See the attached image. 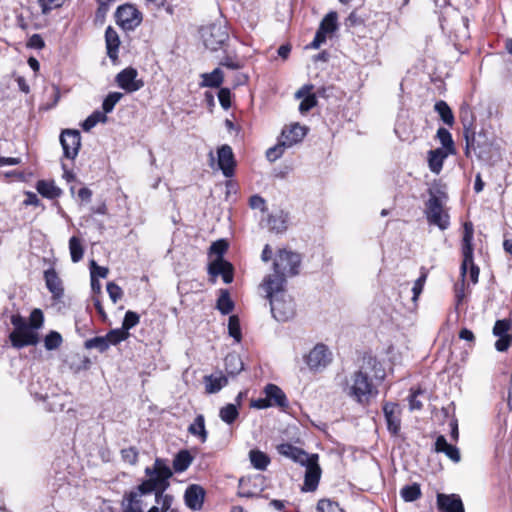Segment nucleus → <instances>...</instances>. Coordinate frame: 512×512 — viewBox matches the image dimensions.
<instances>
[{
    "label": "nucleus",
    "mask_w": 512,
    "mask_h": 512,
    "mask_svg": "<svg viewBox=\"0 0 512 512\" xmlns=\"http://www.w3.org/2000/svg\"><path fill=\"white\" fill-rule=\"evenodd\" d=\"M69 250L71 255V260L74 263L79 262L84 255V248L81 244V241L78 237L72 236L69 240Z\"/></svg>",
    "instance_id": "nucleus-47"
},
{
    "label": "nucleus",
    "mask_w": 512,
    "mask_h": 512,
    "mask_svg": "<svg viewBox=\"0 0 512 512\" xmlns=\"http://www.w3.org/2000/svg\"><path fill=\"white\" fill-rule=\"evenodd\" d=\"M38 193L47 199L59 198L63 191L53 181L39 180L36 185Z\"/></svg>",
    "instance_id": "nucleus-31"
},
{
    "label": "nucleus",
    "mask_w": 512,
    "mask_h": 512,
    "mask_svg": "<svg viewBox=\"0 0 512 512\" xmlns=\"http://www.w3.org/2000/svg\"><path fill=\"white\" fill-rule=\"evenodd\" d=\"M429 199L425 203V216L430 225L446 230L450 225V216L444 209L448 198L440 185H433L428 189Z\"/></svg>",
    "instance_id": "nucleus-3"
},
{
    "label": "nucleus",
    "mask_w": 512,
    "mask_h": 512,
    "mask_svg": "<svg viewBox=\"0 0 512 512\" xmlns=\"http://www.w3.org/2000/svg\"><path fill=\"white\" fill-rule=\"evenodd\" d=\"M424 391L421 389L420 386L416 390H411V394L408 397L409 402V409L411 411L413 410H421L423 405L420 400H418V397L423 395Z\"/></svg>",
    "instance_id": "nucleus-60"
},
{
    "label": "nucleus",
    "mask_w": 512,
    "mask_h": 512,
    "mask_svg": "<svg viewBox=\"0 0 512 512\" xmlns=\"http://www.w3.org/2000/svg\"><path fill=\"white\" fill-rule=\"evenodd\" d=\"M9 340L13 347L20 349L26 346L36 345L39 341V336L36 331L28 327L12 331L9 335Z\"/></svg>",
    "instance_id": "nucleus-21"
},
{
    "label": "nucleus",
    "mask_w": 512,
    "mask_h": 512,
    "mask_svg": "<svg viewBox=\"0 0 512 512\" xmlns=\"http://www.w3.org/2000/svg\"><path fill=\"white\" fill-rule=\"evenodd\" d=\"M218 167L226 178H231L235 174L236 160L232 148L224 144L217 150Z\"/></svg>",
    "instance_id": "nucleus-16"
},
{
    "label": "nucleus",
    "mask_w": 512,
    "mask_h": 512,
    "mask_svg": "<svg viewBox=\"0 0 512 512\" xmlns=\"http://www.w3.org/2000/svg\"><path fill=\"white\" fill-rule=\"evenodd\" d=\"M474 228L471 222H465L463 226V237L461 241V252L463 260L460 267V273L462 278H465L467 269L469 267V278L473 284L478 282L480 269L474 263Z\"/></svg>",
    "instance_id": "nucleus-5"
},
{
    "label": "nucleus",
    "mask_w": 512,
    "mask_h": 512,
    "mask_svg": "<svg viewBox=\"0 0 512 512\" xmlns=\"http://www.w3.org/2000/svg\"><path fill=\"white\" fill-rule=\"evenodd\" d=\"M68 0H38L43 15H48L52 10L61 8Z\"/></svg>",
    "instance_id": "nucleus-54"
},
{
    "label": "nucleus",
    "mask_w": 512,
    "mask_h": 512,
    "mask_svg": "<svg viewBox=\"0 0 512 512\" xmlns=\"http://www.w3.org/2000/svg\"><path fill=\"white\" fill-rule=\"evenodd\" d=\"M44 280L47 289L52 293L54 298L59 299L63 296L64 289L62 281L54 268H49L44 271Z\"/></svg>",
    "instance_id": "nucleus-24"
},
{
    "label": "nucleus",
    "mask_w": 512,
    "mask_h": 512,
    "mask_svg": "<svg viewBox=\"0 0 512 512\" xmlns=\"http://www.w3.org/2000/svg\"><path fill=\"white\" fill-rule=\"evenodd\" d=\"M383 413L388 431L396 436L401 429V409L398 404L387 402L383 405Z\"/></svg>",
    "instance_id": "nucleus-19"
},
{
    "label": "nucleus",
    "mask_w": 512,
    "mask_h": 512,
    "mask_svg": "<svg viewBox=\"0 0 512 512\" xmlns=\"http://www.w3.org/2000/svg\"><path fill=\"white\" fill-rule=\"evenodd\" d=\"M434 450L437 453H444L455 463H458L461 459L459 449L456 446L449 444L443 435H439L436 438Z\"/></svg>",
    "instance_id": "nucleus-27"
},
{
    "label": "nucleus",
    "mask_w": 512,
    "mask_h": 512,
    "mask_svg": "<svg viewBox=\"0 0 512 512\" xmlns=\"http://www.w3.org/2000/svg\"><path fill=\"white\" fill-rule=\"evenodd\" d=\"M120 43L121 42L117 31L112 26H108L105 30V44L107 56L113 62L118 59Z\"/></svg>",
    "instance_id": "nucleus-26"
},
{
    "label": "nucleus",
    "mask_w": 512,
    "mask_h": 512,
    "mask_svg": "<svg viewBox=\"0 0 512 512\" xmlns=\"http://www.w3.org/2000/svg\"><path fill=\"white\" fill-rule=\"evenodd\" d=\"M459 119L463 126V134L475 129V115L468 104L461 105Z\"/></svg>",
    "instance_id": "nucleus-35"
},
{
    "label": "nucleus",
    "mask_w": 512,
    "mask_h": 512,
    "mask_svg": "<svg viewBox=\"0 0 512 512\" xmlns=\"http://www.w3.org/2000/svg\"><path fill=\"white\" fill-rule=\"evenodd\" d=\"M277 451L280 455L293 460L300 465L305 464L311 459L312 454H308L303 449L298 448L290 443H282L277 446Z\"/></svg>",
    "instance_id": "nucleus-23"
},
{
    "label": "nucleus",
    "mask_w": 512,
    "mask_h": 512,
    "mask_svg": "<svg viewBox=\"0 0 512 512\" xmlns=\"http://www.w3.org/2000/svg\"><path fill=\"white\" fill-rule=\"evenodd\" d=\"M144 473L146 478L138 484L141 491L154 494L155 501L170 495L165 492L170 487L173 471L166 459L156 458L152 466L145 468Z\"/></svg>",
    "instance_id": "nucleus-2"
},
{
    "label": "nucleus",
    "mask_w": 512,
    "mask_h": 512,
    "mask_svg": "<svg viewBox=\"0 0 512 512\" xmlns=\"http://www.w3.org/2000/svg\"><path fill=\"white\" fill-rule=\"evenodd\" d=\"M206 492L198 484L189 485L184 492V503L192 511H200L203 508Z\"/></svg>",
    "instance_id": "nucleus-18"
},
{
    "label": "nucleus",
    "mask_w": 512,
    "mask_h": 512,
    "mask_svg": "<svg viewBox=\"0 0 512 512\" xmlns=\"http://www.w3.org/2000/svg\"><path fill=\"white\" fill-rule=\"evenodd\" d=\"M60 143L63 149V156L74 160L81 147V134L77 129H64L60 134Z\"/></svg>",
    "instance_id": "nucleus-12"
},
{
    "label": "nucleus",
    "mask_w": 512,
    "mask_h": 512,
    "mask_svg": "<svg viewBox=\"0 0 512 512\" xmlns=\"http://www.w3.org/2000/svg\"><path fill=\"white\" fill-rule=\"evenodd\" d=\"M208 274L212 278L221 276L225 284H230L234 279V267L225 259H214L208 265ZM212 282H215V279H212Z\"/></svg>",
    "instance_id": "nucleus-15"
},
{
    "label": "nucleus",
    "mask_w": 512,
    "mask_h": 512,
    "mask_svg": "<svg viewBox=\"0 0 512 512\" xmlns=\"http://www.w3.org/2000/svg\"><path fill=\"white\" fill-rule=\"evenodd\" d=\"M465 139L464 154L467 158L472 156V153L479 160H487L491 152V142L487 134L481 130L476 132L475 129L463 134Z\"/></svg>",
    "instance_id": "nucleus-8"
},
{
    "label": "nucleus",
    "mask_w": 512,
    "mask_h": 512,
    "mask_svg": "<svg viewBox=\"0 0 512 512\" xmlns=\"http://www.w3.org/2000/svg\"><path fill=\"white\" fill-rule=\"evenodd\" d=\"M427 276H428V271L424 267H422L420 270V276L414 282V285L412 287L413 301H416L418 299V297L420 296V294L422 293Z\"/></svg>",
    "instance_id": "nucleus-55"
},
{
    "label": "nucleus",
    "mask_w": 512,
    "mask_h": 512,
    "mask_svg": "<svg viewBox=\"0 0 512 512\" xmlns=\"http://www.w3.org/2000/svg\"><path fill=\"white\" fill-rule=\"evenodd\" d=\"M511 322L508 319L497 320L493 327V334L495 336H510L508 331L510 330Z\"/></svg>",
    "instance_id": "nucleus-61"
},
{
    "label": "nucleus",
    "mask_w": 512,
    "mask_h": 512,
    "mask_svg": "<svg viewBox=\"0 0 512 512\" xmlns=\"http://www.w3.org/2000/svg\"><path fill=\"white\" fill-rule=\"evenodd\" d=\"M265 487V477L256 475L253 477H242L239 480L238 496L243 498L259 497Z\"/></svg>",
    "instance_id": "nucleus-13"
},
{
    "label": "nucleus",
    "mask_w": 512,
    "mask_h": 512,
    "mask_svg": "<svg viewBox=\"0 0 512 512\" xmlns=\"http://www.w3.org/2000/svg\"><path fill=\"white\" fill-rule=\"evenodd\" d=\"M139 322H140L139 314L134 311L128 310L125 313V316H124V319L122 322V328L126 332H129V330L134 328L135 326H137L139 324Z\"/></svg>",
    "instance_id": "nucleus-57"
},
{
    "label": "nucleus",
    "mask_w": 512,
    "mask_h": 512,
    "mask_svg": "<svg viewBox=\"0 0 512 512\" xmlns=\"http://www.w3.org/2000/svg\"><path fill=\"white\" fill-rule=\"evenodd\" d=\"M148 495L146 492L141 491L137 485L134 489L125 492L121 501V506L125 512H143L142 497Z\"/></svg>",
    "instance_id": "nucleus-22"
},
{
    "label": "nucleus",
    "mask_w": 512,
    "mask_h": 512,
    "mask_svg": "<svg viewBox=\"0 0 512 512\" xmlns=\"http://www.w3.org/2000/svg\"><path fill=\"white\" fill-rule=\"evenodd\" d=\"M451 155L447 151L436 148L428 151V166L431 172L439 174L443 168L444 160Z\"/></svg>",
    "instance_id": "nucleus-29"
},
{
    "label": "nucleus",
    "mask_w": 512,
    "mask_h": 512,
    "mask_svg": "<svg viewBox=\"0 0 512 512\" xmlns=\"http://www.w3.org/2000/svg\"><path fill=\"white\" fill-rule=\"evenodd\" d=\"M246 64L245 58L239 57L236 53H227L225 52L224 56L221 58L219 65L226 67L231 70H240L244 68Z\"/></svg>",
    "instance_id": "nucleus-40"
},
{
    "label": "nucleus",
    "mask_w": 512,
    "mask_h": 512,
    "mask_svg": "<svg viewBox=\"0 0 512 512\" xmlns=\"http://www.w3.org/2000/svg\"><path fill=\"white\" fill-rule=\"evenodd\" d=\"M63 342V338L61 334L57 331H50L44 338V346L46 350H56L58 349Z\"/></svg>",
    "instance_id": "nucleus-51"
},
{
    "label": "nucleus",
    "mask_w": 512,
    "mask_h": 512,
    "mask_svg": "<svg viewBox=\"0 0 512 512\" xmlns=\"http://www.w3.org/2000/svg\"><path fill=\"white\" fill-rule=\"evenodd\" d=\"M188 432L197 437L201 443H205L208 438V432L205 427V418L202 414H198L188 427Z\"/></svg>",
    "instance_id": "nucleus-33"
},
{
    "label": "nucleus",
    "mask_w": 512,
    "mask_h": 512,
    "mask_svg": "<svg viewBox=\"0 0 512 512\" xmlns=\"http://www.w3.org/2000/svg\"><path fill=\"white\" fill-rule=\"evenodd\" d=\"M317 105V98L315 94H308L302 99L299 104V111L301 114L308 113Z\"/></svg>",
    "instance_id": "nucleus-62"
},
{
    "label": "nucleus",
    "mask_w": 512,
    "mask_h": 512,
    "mask_svg": "<svg viewBox=\"0 0 512 512\" xmlns=\"http://www.w3.org/2000/svg\"><path fill=\"white\" fill-rule=\"evenodd\" d=\"M287 280L276 276V278H264L262 287L270 302L272 316L278 322H287L296 314L294 299L287 293Z\"/></svg>",
    "instance_id": "nucleus-1"
},
{
    "label": "nucleus",
    "mask_w": 512,
    "mask_h": 512,
    "mask_svg": "<svg viewBox=\"0 0 512 512\" xmlns=\"http://www.w3.org/2000/svg\"><path fill=\"white\" fill-rule=\"evenodd\" d=\"M301 262L302 257L299 253L280 249L273 262L274 273L265 278H276V276H279L286 279V276H296L299 274Z\"/></svg>",
    "instance_id": "nucleus-7"
},
{
    "label": "nucleus",
    "mask_w": 512,
    "mask_h": 512,
    "mask_svg": "<svg viewBox=\"0 0 512 512\" xmlns=\"http://www.w3.org/2000/svg\"><path fill=\"white\" fill-rule=\"evenodd\" d=\"M43 322V312L40 309H34L30 314L28 327L36 331L43 325Z\"/></svg>",
    "instance_id": "nucleus-58"
},
{
    "label": "nucleus",
    "mask_w": 512,
    "mask_h": 512,
    "mask_svg": "<svg viewBox=\"0 0 512 512\" xmlns=\"http://www.w3.org/2000/svg\"><path fill=\"white\" fill-rule=\"evenodd\" d=\"M239 416L238 408L235 404H227L219 411L220 419L226 424H233Z\"/></svg>",
    "instance_id": "nucleus-45"
},
{
    "label": "nucleus",
    "mask_w": 512,
    "mask_h": 512,
    "mask_svg": "<svg viewBox=\"0 0 512 512\" xmlns=\"http://www.w3.org/2000/svg\"><path fill=\"white\" fill-rule=\"evenodd\" d=\"M84 348L88 349V350L96 349L100 353H103L106 350H108L109 343H107V340H106L105 336H96V337L87 339L84 342Z\"/></svg>",
    "instance_id": "nucleus-48"
},
{
    "label": "nucleus",
    "mask_w": 512,
    "mask_h": 512,
    "mask_svg": "<svg viewBox=\"0 0 512 512\" xmlns=\"http://www.w3.org/2000/svg\"><path fill=\"white\" fill-rule=\"evenodd\" d=\"M228 247V242L225 239H219L211 244L209 254L216 255V259H224L223 256L227 252Z\"/></svg>",
    "instance_id": "nucleus-56"
},
{
    "label": "nucleus",
    "mask_w": 512,
    "mask_h": 512,
    "mask_svg": "<svg viewBox=\"0 0 512 512\" xmlns=\"http://www.w3.org/2000/svg\"><path fill=\"white\" fill-rule=\"evenodd\" d=\"M436 138L440 141L442 147L440 149H443L447 151L448 153H451V155L456 154V147L454 140L452 138V134L450 131L444 127H439L436 133Z\"/></svg>",
    "instance_id": "nucleus-38"
},
{
    "label": "nucleus",
    "mask_w": 512,
    "mask_h": 512,
    "mask_svg": "<svg viewBox=\"0 0 512 512\" xmlns=\"http://www.w3.org/2000/svg\"><path fill=\"white\" fill-rule=\"evenodd\" d=\"M303 359L310 371L320 372L332 361V352L325 344L318 343Z\"/></svg>",
    "instance_id": "nucleus-11"
},
{
    "label": "nucleus",
    "mask_w": 512,
    "mask_h": 512,
    "mask_svg": "<svg viewBox=\"0 0 512 512\" xmlns=\"http://www.w3.org/2000/svg\"><path fill=\"white\" fill-rule=\"evenodd\" d=\"M249 458L252 466L257 470H266L270 464L269 456L260 450H251L249 452Z\"/></svg>",
    "instance_id": "nucleus-42"
},
{
    "label": "nucleus",
    "mask_w": 512,
    "mask_h": 512,
    "mask_svg": "<svg viewBox=\"0 0 512 512\" xmlns=\"http://www.w3.org/2000/svg\"><path fill=\"white\" fill-rule=\"evenodd\" d=\"M156 504L161 505V512H179L178 509L173 508L174 496L169 495L161 499H157Z\"/></svg>",
    "instance_id": "nucleus-64"
},
{
    "label": "nucleus",
    "mask_w": 512,
    "mask_h": 512,
    "mask_svg": "<svg viewBox=\"0 0 512 512\" xmlns=\"http://www.w3.org/2000/svg\"><path fill=\"white\" fill-rule=\"evenodd\" d=\"M289 214L280 210L277 213L270 214L267 220V226L270 231L277 234L283 233L288 228Z\"/></svg>",
    "instance_id": "nucleus-28"
},
{
    "label": "nucleus",
    "mask_w": 512,
    "mask_h": 512,
    "mask_svg": "<svg viewBox=\"0 0 512 512\" xmlns=\"http://www.w3.org/2000/svg\"><path fill=\"white\" fill-rule=\"evenodd\" d=\"M130 333L126 332L122 327L110 330L106 335L107 343L110 345H117L122 341L129 338Z\"/></svg>",
    "instance_id": "nucleus-49"
},
{
    "label": "nucleus",
    "mask_w": 512,
    "mask_h": 512,
    "mask_svg": "<svg viewBox=\"0 0 512 512\" xmlns=\"http://www.w3.org/2000/svg\"><path fill=\"white\" fill-rule=\"evenodd\" d=\"M115 21L124 31H134L142 23L143 15L135 5L125 3L116 9Z\"/></svg>",
    "instance_id": "nucleus-9"
},
{
    "label": "nucleus",
    "mask_w": 512,
    "mask_h": 512,
    "mask_svg": "<svg viewBox=\"0 0 512 512\" xmlns=\"http://www.w3.org/2000/svg\"><path fill=\"white\" fill-rule=\"evenodd\" d=\"M235 304L230 297L227 289L220 290V296L217 299L216 308L223 314L228 315L234 310Z\"/></svg>",
    "instance_id": "nucleus-41"
},
{
    "label": "nucleus",
    "mask_w": 512,
    "mask_h": 512,
    "mask_svg": "<svg viewBox=\"0 0 512 512\" xmlns=\"http://www.w3.org/2000/svg\"><path fill=\"white\" fill-rule=\"evenodd\" d=\"M318 512H343L337 502L321 499L317 504Z\"/></svg>",
    "instance_id": "nucleus-59"
},
{
    "label": "nucleus",
    "mask_w": 512,
    "mask_h": 512,
    "mask_svg": "<svg viewBox=\"0 0 512 512\" xmlns=\"http://www.w3.org/2000/svg\"><path fill=\"white\" fill-rule=\"evenodd\" d=\"M137 76L138 71L134 67H127L116 75L115 81L126 93H133L144 86V81Z\"/></svg>",
    "instance_id": "nucleus-14"
},
{
    "label": "nucleus",
    "mask_w": 512,
    "mask_h": 512,
    "mask_svg": "<svg viewBox=\"0 0 512 512\" xmlns=\"http://www.w3.org/2000/svg\"><path fill=\"white\" fill-rule=\"evenodd\" d=\"M376 386H349L347 394L353 397L357 402L365 404L369 402L370 397L377 394L374 389Z\"/></svg>",
    "instance_id": "nucleus-30"
},
{
    "label": "nucleus",
    "mask_w": 512,
    "mask_h": 512,
    "mask_svg": "<svg viewBox=\"0 0 512 512\" xmlns=\"http://www.w3.org/2000/svg\"><path fill=\"white\" fill-rule=\"evenodd\" d=\"M338 15L335 11H330L325 15V17L322 19L319 29H321L326 34H332L334 33L338 28Z\"/></svg>",
    "instance_id": "nucleus-43"
},
{
    "label": "nucleus",
    "mask_w": 512,
    "mask_h": 512,
    "mask_svg": "<svg viewBox=\"0 0 512 512\" xmlns=\"http://www.w3.org/2000/svg\"><path fill=\"white\" fill-rule=\"evenodd\" d=\"M264 392L272 401V406H278L283 409L289 406L288 399L279 386H265Z\"/></svg>",
    "instance_id": "nucleus-32"
},
{
    "label": "nucleus",
    "mask_w": 512,
    "mask_h": 512,
    "mask_svg": "<svg viewBox=\"0 0 512 512\" xmlns=\"http://www.w3.org/2000/svg\"><path fill=\"white\" fill-rule=\"evenodd\" d=\"M436 504L439 512H465L462 499L458 494L438 493Z\"/></svg>",
    "instance_id": "nucleus-20"
},
{
    "label": "nucleus",
    "mask_w": 512,
    "mask_h": 512,
    "mask_svg": "<svg viewBox=\"0 0 512 512\" xmlns=\"http://www.w3.org/2000/svg\"><path fill=\"white\" fill-rule=\"evenodd\" d=\"M30 394L35 401L50 412L62 411L72 401L71 395L62 391L60 386H30Z\"/></svg>",
    "instance_id": "nucleus-4"
},
{
    "label": "nucleus",
    "mask_w": 512,
    "mask_h": 512,
    "mask_svg": "<svg viewBox=\"0 0 512 512\" xmlns=\"http://www.w3.org/2000/svg\"><path fill=\"white\" fill-rule=\"evenodd\" d=\"M121 457L124 462L130 465H135L138 461V450L135 447L122 449Z\"/></svg>",
    "instance_id": "nucleus-63"
},
{
    "label": "nucleus",
    "mask_w": 512,
    "mask_h": 512,
    "mask_svg": "<svg viewBox=\"0 0 512 512\" xmlns=\"http://www.w3.org/2000/svg\"><path fill=\"white\" fill-rule=\"evenodd\" d=\"M288 147L289 146L286 145V142L283 139L280 138L278 144H276L275 146L269 148L266 151L267 159L270 162L276 161L277 159H279L283 155L285 148H288Z\"/></svg>",
    "instance_id": "nucleus-53"
},
{
    "label": "nucleus",
    "mask_w": 512,
    "mask_h": 512,
    "mask_svg": "<svg viewBox=\"0 0 512 512\" xmlns=\"http://www.w3.org/2000/svg\"><path fill=\"white\" fill-rule=\"evenodd\" d=\"M421 488L418 483L404 486L400 490V495L405 502H414L421 497Z\"/></svg>",
    "instance_id": "nucleus-44"
},
{
    "label": "nucleus",
    "mask_w": 512,
    "mask_h": 512,
    "mask_svg": "<svg viewBox=\"0 0 512 512\" xmlns=\"http://www.w3.org/2000/svg\"><path fill=\"white\" fill-rule=\"evenodd\" d=\"M307 130L305 126H301L299 123L292 124L289 128L282 130L281 139L286 142L287 146L291 147L302 141L307 134Z\"/></svg>",
    "instance_id": "nucleus-25"
},
{
    "label": "nucleus",
    "mask_w": 512,
    "mask_h": 512,
    "mask_svg": "<svg viewBox=\"0 0 512 512\" xmlns=\"http://www.w3.org/2000/svg\"><path fill=\"white\" fill-rule=\"evenodd\" d=\"M434 110L438 113L440 119L449 127H453L455 123L454 114L444 100H439L434 105Z\"/></svg>",
    "instance_id": "nucleus-39"
},
{
    "label": "nucleus",
    "mask_w": 512,
    "mask_h": 512,
    "mask_svg": "<svg viewBox=\"0 0 512 512\" xmlns=\"http://www.w3.org/2000/svg\"><path fill=\"white\" fill-rule=\"evenodd\" d=\"M228 333L236 341L240 342L242 339V332L240 326V319L237 315H231L228 319Z\"/></svg>",
    "instance_id": "nucleus-50"
},
{
    "label": "nucleus",
    "mask_w": 512,
    "mask_h": 512,
    "mask_svg": "<svg viewBox=\"0 0 512 512\" xmlns=\"http://www.w3.org/2000/svg\"><path fill=\"white\" fill-rule=\"evenodd\" d=\"M202 87H209V88H220L224 81V73L221 70V68L217 67L210 73H204L201 75Z\"/></svg>",
    "instance_id": "nucleus-34"
},
{
    "label": "nucleus",
    "mask_w": 512,
    "mask_h": 512,
    "mask_svg": "<svg viewBox=\"0 0 512 512\" xmlns=\"http://www.w3.org/2000/svg\"><path fill=\"white\" fill-rule=\"evenodd\" d=\"M306 468L305 477H304V490L305 491H314L318 487L320 477H321V468L318 464V455L312 454V457L308 462L303 464Z\"/></svg>",
    "instance_id": "nucleus-17"
},
{
    "label": "nucleus",
    "mask_w": 512,
    "mask_h": 512,
    "mask_svg": "<svg viewBox=\"0 0 512 512\" xmlns=\"http://www.w3.org/2000/svg\"><path fill=\"white\" fill-rule=\"evenodd\" d=\"M201 37L207 49L217 51L228 41L229 34L226 26L214 23L201 29Z\"/></svg>",
    "instance_id": "nucleus-10"
},
{
    "label": "nucleus",
    "mask_w": 512,
    "mask_h": 512,
    "mask_svg": "<svg viewBox=\"0 0 512 512\" xmlns=\"http://www.w3.org/2000/svg\"><path fill=\"white\" fill-rule=\"evenodd\" d=\"M107 121V115H105L102 111L96 110L84 120L82 123V129L84 131H89L98 123H106Z\"/></svg>",
    "instance_id": "nucleus-46"
},
{
    "label": "nucleus",
    "mask_w": 512,
    "mask_h": 512,
    "mask_svg": "<svg viewBox=\"0 0 512 512\" xmlns=\"http://www.w3.org/2000/svg\"><path fill=\"white\" fill-rule=\"evenodd\" d=\"M193 461V457L188 450L179 451L173 459L172 466L176 473H182L186 471Z\"/></svg>",
    "instance_id": "nucleus-36"
},
{
    "label": "nucleus",
    "mask_w": 512,
    "mask_h": 512,
    "mask_svg": "<svg viewBox=\"0 0 512 512\" xmlns=\"http://www.w3.org/2000/svg\"><path fill=\"white\" fill-rule=\"evenodd\" d=\"M123 94L120 92H110L103 100L102 109L103 113L106 115L111 113L115 107V105L121 100Z\"/></svg>",
    "instance_id": "nucleus-52"
},
{
    "label": "nucleus",
    "mask_w": 512,
    "mask_h": 512,
    "mask_svg": "<svg viewBox=\"0 0 512 512\" xmlns=\"http://www.w3.org/2000/svg\"><path fill=\"white\" fill-rule=\"evenodd\" d=\"M224 364L225 372L228 376H235L244 368L240 356L236 353H229L224 359Z\"/></svg>",
    "instance_id": "nucleus-37"
},
{
    "label": "nucleus",
    "mask_w": 512,
    "mask_h": 512,
    "mask_svg": "<svg viewBox=\"0 0 512 512\" xmlns=\"http://www.w3.org/2000/svg\"><path fill=\"white\" fill-rule=\"evenodd\" d=\"M386 370L382 363L371 354H364L357 371L353 374V384H373L385 379Z\"/></svg>",
    "instance_id": "nucleus-6"
}]
</instances>
